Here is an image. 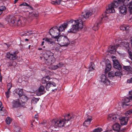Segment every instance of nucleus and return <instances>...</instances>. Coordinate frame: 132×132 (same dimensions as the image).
I'll use <instances>...</instances> for the list:
<instances>
[{
    "instance_id": "obj_1",
    "label": "nucleus",
    "mask_w": 132,
    "mask_h": 132,
    "mask_svg": "<svg viewBox=\"0 0 132 132\" xmlns=\"http://www.w3.org/2000/svg\"><path fill=\"white\" fill-rule=\"evenodd\" d=\"M129 0H114L113 2L109 5L108 8L106 10V14L114 13L115 12L114 8H117L120 3L122 2L123 5L119 8V10L120 13L123 14H125L127 12V8L126 6H128V4Z\"/></svg>"
},
{
    "instance_id": "obj_2",
    "label": "nucleus",
    "mask_w": 132,
    "mask_h": 132,
    "mask_svg": "<svg viewBox=\"0 0 132 132\" xmlns=\"http://www.w3.org/2000/svg\"><path fill=\"white\" fill-rule=\"evenodd\" d=\"M74 116L72 114H68L64 116V119H60L55 120L53 122L52 125L53 126H51L52 130L51 131L52 132L54 130H58L59 127L63 126H69L71 124V121L73 120Z\"/></svg>"
},
{
    "instance_id": "obj_3",
    "label": "nucleus",
    "mask_w": 132,
    "mask_h": 132,
    "mask_svg": "<svg viewBox=\"0 0 132 132\" xmlns=\"http://www.w3.org/2000/svg\"><path fill=\"white\" fill-rule=\"evenodd\" d=\"M82 14H83L81 15L79 17L80 19L75 21L76 24L72 25V28L69 29V31H68V32H75L79 29H81L83 27L82 21H85L84 19L88 18L90 16L92 15V13L89 11H85L82 13Z\"/></svg>"
},
{
    "instance_id": "obj_4",
    "label": "nucleus",
    "mask_w": 132,
    "mask_h": 132,
    "mask_svg": "<svg viewBox=\"0 0 132 132\" xmlns=\"http://www.w3.org/2000/svg\"><path fill=\"white\" fill-rule=\"evenodd\" d=\"M62 46H67L70 44V42L68 37L65 36H60L57 40Z\"/></svg>"
},
{
    "instance_id": "obj_5",
    "label": "nucleus",
    "mask_w": 132,
    "mask_h": 132,
    "mask_svg": "<svg viewBox=\"0 0 132 132\" xmlns=\"http://www.w3.org/2000/svg\"><path fill=\"white\" fill-rule=\"evenodd\" d=\"M50 34L52 38L56 39V40L60 36V32L58 29V27H54L51 28L49 31Z\"/></svg>"
},
{
    "instance_id": "obj_6",
    "label": "nucleus",
    "mask_w": 132,
    "mask_h": 132,
    "mask_svg": "<svg viewBox=\"0 0 132 132\" xmlns=\"http://www.w3.org/2000/svg\"><path fill=\"white\" fill-rule=\"evenodd\" d=\"M103 17L100 18L94 24V27L93 28V29L94 30H98L99 27L100 26V25L101 23L103 18H105L106 19H108L107 16L106 15L105 13L103 14Z\"/></svg>"
},
{
    "instance_id": "obj_7",
    "label": "nucleus",
    "mask_w": 132,
    "mask_h": 132,
    "mask_svg": "<svg viewBox=\"0 0 132 132\" xmlns=\"http://www.w3.org/2000/svg\"><path fill=\"white\" fill-rule=\"evenodd\" d=\"M56 84L54 82L50 81L48 82L45 86V88L46 90H52V91H54V90H56L57 88H53V87H56Z\"/></svg>"
},
{
    "instance_id": "obj_8",
    "label": "nucleus",
    "mask_w": 132,
    "mask_h": 132,
    "mask_svg": "<svg viewBox=\"0 0 132 132\" xmlns=\"http://www.w3.org/2000/svg\"><path fill=\"white\" fill-rule=\"evenodd\" d=\"M25 101H20L19 99L16 101H14L12 103L13 108H17L20 106H23L24 104Z\"/></svg>"
},
{
    "instance_id": "obj_9",
    "label": "nucleus",
    "mask_w": 132,
    "mask_h": 132,
    "mask_svg": "<svg viewBox=\"0 0 132 132\" xmlns=\"http://www.w3.org/2000/svg\"><path fill=\"white\" fill-rule=\"evenodd\" d=\"M44 59H45V63L48 65H51L55 61V59L54 56H51V57H44Z\"/></svg>"
},
{
    "instance_id": "obj_10",
    "label": "nucleus",
    "mask_w": 132,
    "mask_h": 132,
    "mask_svg": "<svg viewBox=\"0 0 132 132\" xmlns=\"http://www.w3.org/2000/svg\"><path fill=\"white\" fill-rule=\"evenodd\" d=\"M118 119L120 120L121 124L122 125H126L127 124L128 120V117H119V116Z\"/></svg>"
},
{
    "instance_id": "obj_11",
    "label": "nucleus",
    "mask_w": 132,
    "mask_h": 132,
    "mask_svg": "<svg viewBox=\"0 0 132 132\" xmlns=\"http://www.w3.org/2000/svg\"><path fill=\"white\" fill-rule=\"evenodd\" d=\"M118 117L119 118V116L117 115L110 114L108 115V119L109 120L114 122L118 119Z\"/></svg>"
},
{
    "instance_id": "obj_12",
    "label": "nucleus",
    "mask_w": 132,
    "mask_h": 132,
    "mask_svg": "<svg viewBox=\"0 0 132 132\" xmlns=\"http://www.w3.org/2000/svg\"><path fill=\"white\" fill-rule=\"evenodd\" d=\"M113 67L114 68L118 70H120L121 69V66L117 60H113Z\"/></svg>"
},
{
    "instance_id": "obj_13",
    "label": "nucleus",
    "mask_w": 132,
    "mask_h": 132,
    "mask_svg": "<svg viewBox=\"0 0 132 132\" xmlns=\"http://www.w3.org/2000/svg\"><path fill=\"white\" fill-rule=\"evenodd\" d=\"M101 82L104 84H106L107 85L110 84V81L106 77L105 75H102L101 76Z\"/></svg>"
},
{
    "instance_id": "obj_14",
    "label": "nucleus",
    "mask_w": 132,
    "mask_h": 132,
    "mask_svg": "<svg viewBox=\"0 0 132 132\" xmlns=\"http://www.w3.org/2000/svg\"><path fill=\"white\" fill-rule=\"evenodd\" d=\"M15 92L19 95V97H21L22 96V98L25 99V101H26L27 100V97L26 96H22L23 94V90L22 89H20L19 88L16 89Z\"/></svg>"
},
{
    "instance_id": "obj_15",
    "label": "nucleus",
    "mask_w": 132,
    "mask_h": 132,
    "mask_svg": "<svg viewBox=\"0 0 132 132\" xmlns=\"http://www.w3.org/2000/svg\"><path fill=\"white\" fill-rule=\"evenodd\" d=\"M6 57L10 60H14L17 58L18 56L16 55L11 54L10 52H8L6 54Z\"/></svg>"
},
{
    "instance_id": "obj_16",
    "label": "nucleus",
    "mask_w": 132,
    "mask_h": 132,
    "mask_svg": "<svg viewBox=\"0 0 132 132\" xmlns=\"http://www.w3.org/2000/svg\"><path fill=\"white\" fill-rule=\"evenodd\" d=\"M50 77L48 76H46L43 77L42 80V82L43 84H47L50 81L49 80L50 79Z\"/></svg>"
},
{
    "instance_id": "obj_17",
    "label": "nucleus",
    "mask_w": 132,
    "mask_h": 132,
    "mask_svg": "<svg viewBox=\"0 0 132 132\" xmlns=\"http://www.w3.org/2000/svg\"><path fill=\"white\" fill-rule=\"evenodd\" d=\"M92 120V117L91 116L88 117L87 119L85 120L84 122L83 125L84 126L87 127L89 125L90 122Z\"/></svg>"
},
{
    "instance_id": "obj_18",
    "label": "nucleus",
    "mask_w": 132,
    "mask_h": 132,
    "mask_svg": "<svg viewBox=\"0 0 132 132\" xmlns=\"http://www.w3.org/2000/svg\"><path fill=\"white\" fill-rule=\"evenodd\" d=\"M68 24L67 23H65L59 27V28H58V29L59 30L60 32V31H63L65 29L67 28Z\"/></svg>"
},
{
    "instance_id": "obj_19",
    "label": "nucleus",
    "mask_w": 132,
    "mask_h": 132,
    "mask_svg": "<svg viewBox=\"0 0 132 132\" xmlns=\"http://www.w3.org/2000/svg\"><path fill=\"white\" fill-rule=\"evenodd\" d=\"M44 89L45 88L44 86H41L38 88V91L39 93H38L37 95H40L44 94L45 93Z\"/></svg>"
},
{
    "instance_id": "obj_20",
    "label": "nucleus",
    "mask_w": 132,
    "mask_h": 132,
    "mask_svg": "<svg viewBox=\"0 0 132 132\" xmlns=\"http://www.w3.org/2000/svg\"><path fill=\"white\" fill-rule=\"evenodd\" d=\"M44 57L47 58V57H51V56H53V53L51 52L50 51H47L46 53L44 54Z\"/></svg>"
},
{
    "instance_id": "obj_21",
    "label": "nucleus",
    "mask_w": 132,
    "mask_h": 132,
    "mask_svg": "<svg viewBox=\"0 0 132 132\" xmlns=\"http://www.w3.org/2000/svg\"><path fill=\"white\" fill-rule=\"evenodd\" d=\"M113 128L114 130L119 131L120 129V126L118 123H117L113 126Z\"/></svg>"
},
{
    "instance_id": "obj_22",
    "label": "nucleus",
    "mask_w": 132,
    "mask_h": 132,
    "mask_svg": "<svg viewBox=\"0 0 132 132\" xmlns=\"http://www.w3.org/2000/svg\"><path fill=\"white\" fill-rule=\"evenodd\" d=\"M43 40H45L48 44H52L55 43V42L52 39L47 38H44L43 39Z\"/></svg>"
},
{
    "instance_id": "obj_23",
    "label": "nucleus",
    "mask_w": 132,
    "mask_h": 132,
    "mask_svg": "<svg viewBox=\"0 0 132 132\" xmlns=\"http://www.w3.org/2000/svg\"><path fill=\"white\" fill-rule=\"evenodd\" d=\"M8 21L12 24H15L16 22V19L14 17H12L11 16H10Z\"/></svg>"
},
{
    "instance_id": "obj_24",
    "label": "nucleus",
    "mask_w": 132,
    "mask_h": 132,
    "mask_svg": "<svg viewBox=\"0 0 132 132\" xmlns=\"http://www.w3.org/2000/svg\"><path fill=\"white\" fill-rule=\"evenodd\" d=\"M116 48L115 46H110L109 48V52L111 53H113L116 52Z\"/></svg>"
},
{
    "instance_id": "obj_25",
    "label": "nucleus",
    "mask_w": 132,
    "mask_h": 132,
    "mask_svg": "<svg viewBox=\"0 0 132 132\" xmlns=\"http://www.w3.org/2000/svg\"><path fill=\"white\" fill-rule=\"evenodd\" d=\"M111 66L110 63H106V67L105 69V71L106 72H108L111 70Z\"/></svg>"
},
{
    "instance_id": "obj_26",
    "label": "nucleus",
    "mask_w": 132,
    "mask_h": 132,
    "mask_svg": "<svg viewBox=\"0 0 132 132\" xmlns=\"http://www.w3.org/2000/svg\"><path fill=\"white\" fill-rule=\"evenodd\" d=\"M63 65V64L62 62H60L56 65L53 66V68L54 70H55L58 68H61Z\"/></svg>"
},
{
    "instance_id": "obj_27",
    "label": "nucleus",
    "mask_w": 132,
    "mask_h": 132,
    "mask_svg": "<svg viewBox=\"0 0 132 132\" xmlns=\"http://www.w3.org/2000/svg\"><path fill=\"white\" fill-rule=\"evenodd\" d=\"M123 68L128 72L132 70L131 67L129 66H124Z\"/></svg>"
},
{
    "instance_id": "obj_28",
    "label": "nucleus",
    "mask_w": 132,
    "mask_h": 132,
    "mask_svg": "<svg viewBox=\"0 0 132 132\" xmlns=\"http://www.w3.org/2000/svg\"><path fill=\"white\" fill-rule=\"evenodd\" d=\"M22 5L27 6L28 7L29 9L31 10H32L33 9V7L32 6H30L29 4L26 3H23L20 5V6Z\"/></svg>"
},
{
    "instance_id": "obj_29",
    "label": "nucleus",
    "mask_w": 132,
    "mask_h": 132,
    "mask_svg": "<svg viewBox=\"0 0 132 132\" xmlns=\"http://www.w3.org/2000/svg\"><path fill=\"white\" fill-rule=\"evenodd\" d=\"M6 9V7L5 6L3 5H0V15L3 12V11H4Z\"/></svg>"
},
{
    "instance_id": "obj_30",
    "label": "nucleus",
    "mask_w": 132,
    "mask_h": 132,
    "mask_svg": "<svg viewBox=\"0 0 132 132\" xmlns=\"http://www.w3.org/2000/svg\"><path fill=\"white\" fill-rule=\"evenodd\" d=\"M131 100L130 98H129H129H126L124 100V101L123 102V106H124L125 105V106H126L127 105L126 104H125L126 103H128L129 102H130V100Z\"/></svg>"
},
{
    "instance_id": "obj_31",
    "label": "nucleus",
    "mask_w": 132,
    "mask_h": 132,
    "mask_svg": "<svg viewBox=\"0 0 132 132\" xmlns=\"http://www.w3.org/2000/svg\"><path fill=\"white\" fill-rule=\"evenodd\" d=\"M12 121V120L9 117H7L6 120V123L8 125L10 124L11 123Z\"/></svg>"
},
{
    "instance_id": "obj_32",
    "label": "nucleus",
    "mask_w": 132,
    "mask_h": 132,
    "mask_svg": "<svg viewBox=\"0 0 132 132\" xmlns=\"http://www.w3.org/2000/svg\"><path fill=\"white\" fill-rule=\"evenodd\" d=\"M94 65L93 63L92 64V63L91 65H90L89 67V71H94Z\"/></svg>"
},
{
    "instance_id": "obj_33",
    "label": "nucleus",
    "mask_w": 132,
    "mask_h": 132,
    "mask_svg": "<svg viewBox=\"0 0 132 132\" xmlns=\"http://www.w3.org/2000/svg\"><path fill=\"white\" fill-rule=\"evenodd\" d=\"M22 23L20 19H18L16 20V23H15V25H17V26H20L22 24Z\"/></svg>"
},
{
    "instance_id": "obj_34",
    "label": "nucleus",
    "mask_w": 132,
    "mask_h": 132,
    "mask_svg": "<svg viewBox=\"0 0 132 132\" xmlns=\"http://www.w3.org/2000/svg\"><path fill=\"white\" fill-rule=\"evenodd\" d=\"M102 130L101 128H98L94 129L93 130V132H100L102 131Z\"/></svg>"
},
{
    "instance_id": "obj_35",
    "label": "nucleus",
    "mask_w": 132,
    "mask_h": 132,
    "mask_svg": "<svg viewBox=\"0 0 132 132\" xmlns=\"http://www.w3.org/2000/svg\"><path fill=\"white\" fill-rule=\"evenodd\" d=\"M108 75L109 77H114L115 76V72H114L113 71H111L109 73Z\"/></svg>"
},
{
    "instance_id": "obj_36",
    "label": "nucleus",
    "mask_w": 132,
    "mask_h": 132,
    "mask_svg": "<svg viewBox=\"0 0 132 132\" xmlns=\"http://www.w3.org/2000/svg\"><path fill=\"white\" fill-rule=\"evenodd\" d=\"M30 16L33 17H37L38 16V14L36 13H30L29 15Z\"/></svg>"
},
{
    "instance_id": "obj_37",
    "label": "nucleus",
    "mask_w": 132,
    "mask_h": 132,
    "mask_svg": "<svg viewBox=\"0 0 132 132\" xmlns=\"http://www.w3.org/2000/svg\"><path fill=\"white\" fill-rule=\"evenodd\" d=\"M129 5L128 8L130 13L132 12V2H129Z\"/></svg>"
},
{
    "instance_id": "obj_38",
    "label": "nucleus",
    "mask_w": 132,
    "mask_h": 132,
    "mask_svg": "<svg viewBox=\"0 0 132 132\" xmlns=\"http://www.w3.org/2000/svg\"><path fill=\"white\" fill-rule=\"evenodd\" d=\"M15 131L16 132H19L20 130V128L18 126H15L14 128Z\"/></svg>"
},
{
    "instance_id": "obj_39",
    "label": "nucleus",
    "mask_w": 132,
    "mask_h": 132,
    "mask_svg": "<svg viewBox=\"0 0 132 132\" xmlns=\"http://www.w3.org/2000/svg\"><path fill=\"white\" fill-rule=\"evenodd\" d=\"M10 92V91H9V90H8L6 92V96L7 98H8L9 97Z\"/></svg>"
},
{
    "instance_id": "obj_40",
    "label": "nucleus",
    "mask_w": 132,
    "mask_h": 132,
    "mask_svg": "<svg viewBox=\"0 0 132 132\" xmlns=\"http://www.w3.org/2000/svg\"><path fill=\"white\" fill-rule=\"evenodd\" d=\"M32 34V31H28L26 32V34H24L25 36L26 35H31Z\"/></svg>"
},
{
    "instance_id": "obj_41",
    "label": "nucleus",
    "mask_w": 132,
    "mask_h": 132,
    "mask_svg": "<svg viewBox=\"0 0 132 132\" xmlns=\"http://www.w3.org/2000/svg\"><path fill=\"white\" fill-rule=\"evenodd\" d=\"M115 76H120L122 75V73L119 71H117L116 72H115Z\"/></svg>"
},
{
    "instance_id": "obj_42",
    "label": "nucleus",
    "mask_w": 132,
    "mask_h": 132,
    "mask_svg": "<svg viewBox=\"0 0 132 132\" xmlns=\"http://www.w3.org/2000/svg\"><path fill=\"white\" fill-rule=\"evenodd\" d=\"M125 25H121L120 27V29L121 30L124 31L125 30Z\"/></svg>"
},
{
    "instance_id": "obj_43",
    "label": "nucleus",
    "mask_w": 132,
    "mask_h": 132,
    "mask_svg": "<svg viewBox=\"0 0 132 132\" xmlns=\"http://www.w3.org/2000/svg\"><path fill=\"white\" fill-rule=\"evenodd\" d=\"M132 113V109L130 110L129 111H127L125 113V114L126 116H128L127 114H131Z\"/></svg>"
},
{
    "instance_id": "obj_44",
    "label": "nucleus",
    "mask_w": 132,
    "mask_h": 132,
    "mask_svg": "<svg viewBox=\"0 0 132 132\" xmlns=\"http://www.w3.org/2000/svg\"><path fill=\"white\" fill-rule=\"evenodd\" d=\"M5 108L3 107L2 108L0 107V112L2 113V112H4L5 111Z\"/></svg>"
},
{
    "instance_id": "obj_45",
    "label": "nucleus",
    "mask_w": 132,
    "mask_h": 132,
    "mask_svg": "<svg viewBox=\"0 0 132 132\" xmlns=\"http://www.w3.org/2000/svg\"><path fill=\"white\" fill-rule=\"evenodd\" d=\"M12 87V85L10 84L9 83L7 85V88H8V90H10V89Z\"/></svg>"
},
{
    "instance_id": "obj_46",
    "label": "nucleus",
    "mask_w": 132,
    "mask_h": 132,
    "mask_svg": "<svg viewBox=\"0 0 132 132\" xmlns=\"http://www.w3.org/2000/svg\"><path fill=\"white\" fill-rule=\"evenodd\" d=\"M60 48V46H57L55 47V50H56L57 52H58L59 51Z\"/></svg>"
},
{
    "instance_id": "obj_47",
    "label": "nucleus",
    "mask_w": 132,
    "mask_h": 132,
    "mask_svg": "<svg viewBox=\"0 0 132 132\" xmlns=\"http://www.w3.org/2000/svg\"><path fill=\"white\" fill-rule=\"evenodd\" d=\"M127 82L128 83H132V77L128 79L127 81Z\"/></svg>"
},
{
    "instance_id": "obj_48",
    "label": "nucleus",
    "mask_w": 132,
    "mask_h": 132,
    "mask_svg": "<svg viewBox=\"0 0 132 132\" xmlns=\"http://www.w3.org/2000/svg\"><path fill=\"white\" fill-rule=\"evenodd\" d=\"M62 1L61 0H56V3L57 4H60L61 2Z\"/></svg>"
},
{
    "instance_id": "obj_49",
    "label": "nucleus",
    "mask_w": 132,
    "mask_h": 132,
    "mask_svg": "<svg viewBox=\"0 0 132 132\" xmlns=\"http://www.w3.org/2000/svg\"><path fill=\"white\" fill-rule=\"evenodd\" d=\"M33 100L35 102H37L39 100V99L38 98H36L35 97H34L33 98Z\"/></svg>"
},
{
    "instance_id": "obj_50",
    "label": "nucleus",
    "mask_w": 132,
    "mask_h": 132,
    "mask_svg": "<svg viewBox=\"0 0 132 132\" xmlns=\"http://www.w3.org/2000/svg\"><path fill=\"white\" fill-rule=\"evenodd\" d=\"M128 53L131 59H132V52L131 51L129 52Z\"/></svg>"
},
{
    "instance_id": "obj_51",
    "label": "nucleus",
    "mask_w": 132,
    "mask_h": 132,
    "mask_svg": "<svg viewBox=\"0 0 132 132\" xmlns=\"http://www.w3.org/2000/svg\"><path fill=\"white\" fill-rule=\"evenodd\" d=\"M125 30H128L129 28V26H127L126 25H125Z\"/></svg>"
},
{
    "instance_id": "obj_52",
    "label": "nucleus",
    "mask_w": 132,
    "mask_h": 132,
    "mask_svg": "<svg viewBox=\"0 0 132 132\" xmlns=\"http://www.w3.org/2000/svg\"><path fill=\"white\" fill-rule=\"evenodd\" d=\"M19 53V52L18 51H16L13 53V54L14 55H16Z\"/></svg>"
},
{
    "instance_id": "obj_53",
    "label": "nucleus",
    "mask_w": 132,
    "mask_h": 132,
    "mask_svg": "<svg viewBox=\"0 0 132 132\" xmlns=\"http://www.w3.org/2000/svg\"><path fill=\"white\" fill-rule=\"evenodd\" d=\"M51 3L52 4H56V1L55 2V1H52L51 2Z\"/></svg>"
},
{
    "instance_id": "obj_54",
    "label": "nucleus",
    "mask_w": 132,
    "mask_h": 132,
    "mask_svg": "<svg viewBox=\"0 0 132 132\" xmlns=\"http://www.w3.org/2000/svg\"><path fill=\"white\" fill-rule=\"evenodd\" d=\"M129 98H130V100H132V93H131V95L129 96Z\"/></svg>"
},
{
    "instance_id": "obj_55",
    "label": "nucleus",
    "mask_w": 132,
    "mask_h": 132,
    "mask_svg": "<svg viewBox=\"0 0 132 132\" xmlns=\"http://www.w3.org/2000/svg\"><path fill=\"white\" fill-rule=\"evenodd\" d=\"M2 77L1 76V75H0V81L1 82L2 81Z\"/></svg>"
},
{
    "instance_id": "obj_56",
    "label": "nucleus",
    "mask_w": 132,
    "mask_h": 132,
    "mask_svg": "<svg viewBox=\"0 0 132 132\" xmlns=\"http://www.w3.org/2000/svg\"><path fill=\"white\" fill-rule=\"evenodd\" d=\"M119 45H120L119 44H117L116 45V48H118L119 46Z\"/></svg>"
},
{
    "instance_id": "obj_57",
    "label": "nucleus",
    "mask_w": 132,
    "mask_h": 132,
    "mask_svg": "<svg viewBox=\"0 0 132 132\" xmlns=\"http://www.w3.org/2000/svg\"><path fill=\"white\" fill-rule=\"evenodd\" d=\"M35 118L36 119H37L38 118V116L37 115H35Z\"/></svg>"
},
{
    "instance_id": "obj_58",
    "label": "nucleus",
    "mask_w": 132,
    "mask_h": 132,
    "mask_svg": "<svg viewBox=\"0 0 132 132\" xmlns=\"http://www.w3.org/2000/svg\"><path fill=\"white\" fill-rule=\"evenodd\" d=\"M130 42H131V45L132 46V37H131Z\"/></svg>"
},
{
    "instance_id": "obj_59",
    "label": "nucleus",
    "mask_w": 132,
    "mask_h": 132,
    "mask_svg": "<svg viewBox=\"0 0 132 132\" xmlns=\"http://www.w3.org/2000/svg\"><path fill=\"white\" fill-rule=\"evenodd\" d=\"M44 41H43L42 42V44H41V45L42 46L43 45H44Z\"/></svg>"
},
{
    "instance_id": "obj_60",
    "label": "nucleus",
    "mask_w": 132,
    "mask_h": 132,
    "mask_svg": "<svg viewBox=\"0 0 132 132\" xmlns=\"http://www.w3.org/2000/svg\"><path fill=\"white\" fill-rule=\"evenodd\" d=\"M105 132H112V130H108L107 131Z\"/></svg>"
},
{
    "instance_id": "obj_61",
    "label": "nucleus",
    "mask_w": 132,
    "mask_h": 132,
    "mask_svg": "<svg viewBox=\"0 0 132 132\" xmlns=\"http://www.w3.org/2000/svg\"><path fill=\"white\" fill-rule=\"evenodd\" d=\"M41 124L42 125H45L46 124V123L45 122H43L41 123Z\"/></svg>"
},
{
    "instance_id": "obj_62",
    "label": "nucleus",
    "mask_w": 132,
    "mask_h": 132,
    "mask_svg": "<svg viewBox=\"0 0 132 132\" xmlns=\"http://www.w3.org/2000/svg\"><path fill=\"white\" fill-rule=\"evenodd\" d=\"M18 1V0H14V3H16Z\"/></svg>"
},
{
    "instance_id": "obj_63",
    "label": "nucleus",
    "mask_w": 132,
    "mask_h": 132,
    "mask_svg": "<svg viewBox=\"0 0 132 132\" xmlns=\"http://www.w3.org/2000/svg\"><path fill=\"white\" fill-rule=\"evenodd\" d=\"M42 48H38V50H42Z\"/></svg>"
},
{
    "instance_id": "obj_64",
    "label": "nucleus",
    "mask_w": 132,
    "mask_h": 132,
    "mask_svg": "<svg viewBox=\"0 0 132 132\" xmlns=\"http://www.w3.org/2000/svg\"><path fill=\"white\" fill-rule=\"evenodd\" d=\"M25 40L26 41H28L29 40H28V39H27V38H26V39H25Z\"/></svg>"
}]
</instances>
